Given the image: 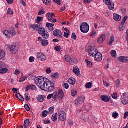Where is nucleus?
Segmentation results:
<instances>
[{"instance_id":"1","label":"nucleus","mask_w":128,"mask_h":128,"mask_svg":"<svg viewBox=\"0 0 128 128\" xmlns=\"http://www.w3.org/2000/svg\"><path fill=\"white\" fill-rule=\"evenodd\" d=\"M46 80H48V79H44V77L39 76L36 78L35 80H34V82L38 88H41L42 90H44L46 87Z\"/></svg>"},{"instance_id":"2","label":"nucleus","mask_w":128,"mask_h":128,"mask_svg":"<svg viewBox=\"0 0 128 128\" xmlns=\"http://www.w3.org/2000/svg\"><path fill=\"white\" fill-rule=\"evenodd\" d=\"M54 84L50 82L49 80H46V87H45L44 91L50 92H54Z\"/></svg>"},{"instance_id":"3","label":"nucleus","mask_w":128,"mask_h":128,"mask_svg":"<svg viewBox=\"0 0 128 128\" xmlns=\"http://www.w3.org/2000/svg\"><path fill=\"white\" fill-rule=\"evenodd\" d=\"M84 100H86L84 96H80L74 101V104H75L76 106H80L82 104V102H84Z\"/></svg>"},{"instance_id":"4","label":"nucleus","mask_w":128,"mask_h":128,"mask_svg":"<svg viewBox=\"0 0 128 128\" xmlns=\"http://www.w3.org/2000/svg\"><path fill=\"white\" fill-rule=\"evenodd\" d=\"M80 28L82 32L86 34L90 30V26L88 24V23L84 22L81 24Z\"/></svg>"},{"instance_id":"5","label":"nucleus","mask_w":128,"mask_h":128,"mask_svg":"<svg viewBox=\"0 0 128 128\" xmlns=\"http://www.w3.org/2000/svg\"><path fill=\"white\" fill-rule=\"evenodd\" d=\"M58 92H54L52 94H50L48 96V100H50V98H54L52 100V102L54 104L58 102Z\"/></svg>"},{"instance_id":"6","label":"nucleus","mask_w":128,"mask_h":128,"mask_svg":"<svg viewBox=\"0 0 128 128\" xmlns=\"http://www.w3.org/2000/svg\"><path fill=\"white\" fill-rule=\"evenodd\" d=\"M104 2L107 6H108L109 10H112L114 8V4L112 2V0H103Z\"/></svg>"},{"instance_id":"7","label":"nucleus","mask_w":128,"mask_h":128,"mask_svg":"<svg viewBox=\"0 0 128 128\" xmlns=\"http://www.w3.org/2000/svg\"><path fill=\"white\" fill-rule=\"evenodd\" d=\"M121 101L123 104H128V93H124L121 96Z\"/></svg>"},{"instance_id":"8","label":"nucleus","mask_w":128,"mask_h":128,"mask_svg":"<svg viewBox=\"0 0 128 128\" xmlns=\"http://www.w3.org/2000/svg\"><path fill=\"white\" fill-rule=\"evenodd\" d=\"M58 116H59V118L62 122H64L66 120V113L64 111H61L58 112Z\"/></svg>"},{"instance_id":"9","label":"nucleus","mask_w":128,"mask_h":128,"mask_svg":"<svg viewBox=\"0 0 128 128\" xmlns=\"http://www.w3.org/2000/svg\"><path fill=\"white\" fill-rule=\"evenodd\" d=\"M53 34L54 36H57L58 38H62V32L60 30H56L53 32Z\"/></svg>"},{"instance_id":"10","label":"nucleus","mask_w":128,"mask_h":128,"mask_svg":"<svg viewBox=\"0 0 128 128\" xmlns=\"http://www.w3.org/2000/svg\"><path fill=\"white\" fill-rule=\"evenodd\" d=\"M37 58L38 60H42V62H44L46 60V57L44 56V54H42V52H39L37 54Z\"/></svg>"},{"instance_id":"11","label":"nucleus","mask_w":128,"mask_h":128,"mask_svg":"<svg viewBox=\"0 0 128 128\" xmlns=\"http://www.w3.org/2000/svg\"><path fill=\"white\" fill-rule=\"evenodd\" d=\"M30 26L32 28H33L34 32H38V28H40V26H42V23H38L37 24H32Z\"/></svg>"},{"instance_id":"12","label":"nucleus","mask_w":128,"mask_h":128,"mask_svg":"<svg viewBox=\"0 0 128 128\" xmlns=\"http://www.w3.org/2000/svg\"><path fill=\"white\" fill-rule=\"evenodd\" d=\"M58 96L59 100H62L64 96V93L62 90H60L58 92Z\"/></svg>"},{"instance_id":"13","label":"nucleus","mask_w":128,"mask_h":128,"mask_svg":"<svg viewBox=\"0 0 128 128\" xmlns=\"http://www.w3.org/2000/svg\"><path fill=\"white\" fill-rule=\"evenodd\" d=\"M18 47H16L15 45H12L10 47V52H12V54H16V52H18Z\"/></svg>"},{"instance_id":"14","label":"nucleus","mask_w":128,"mask_h":128,"mask_svg":"<svg viewBox=\"0 0 128 128\" xmlns=\"http://www.w3.org/2000/svg\"><path fill=\"white\" fill-rule=\"evenodd\" d=\"M94 56L95 60H97L98 62H102V55L100 52H97Z\"/></svg>"},{"instance_id":"15","label":"nucleus","mask_w":128,"mask_h":128,"mask_svg":"<svg viewBox=\"0 0 128 128\" xmlns=\"http://www.w3.org/2000/svg\"><path fill=\"white\" fill-rule=\"evenodd\" d=\"M42 36L44 38H45L46 40H48V38H50V34H48V32L44 28L43 31L42 33Z\"/></svg>"},{"instance_id":"16","label":"nucleus","mask_w":128,"mask_h":128,"mask_svg":"<svg viewBox=\"0 0 128 128\" xmlns=\"http://www.w3.org/2000/svg\"><path fill=\"white\" fill-rule=\"evenodd\" d=\"M98 52V50L94 49V48H91L90 50H89V54L90 56H94L96 53Z\"/></svg>"},{"instance_id":"17","label":"nucleus","mask_w":128,"mask_h":128,"mask_svg":"<svg viewBox=\"0 0 128 128\" xmlns=\"http://www.w3.org/2000/svg\"><path fill=\"white\" fill-rule=\"evenodd\" d=\"M73 71L76 76H79V78H80V69L78 67H74L73 68Z\"/></svg>"},{"instance_id":"18","label":"nucleus","mask_w":128,"mask_h":128,"mask_svg":"<svg viewBox=\"0 0 128 128\" xmlns=\"http://www.w3.org/2000/svg\"><path fill=\"white\" fill-rule=\"evenodd\" d=\"M106 40V35L103 34L99 38L98 40V44H102Z\"/></svg>"},{"instance_id":"19","label":"nucleus","mask_w":128,"mask_h":128,"mask_svg":"<svg viewBox=\"0 0 128 128\" xmlns=\"http://www.w3.org/2000/svg\"><path fill=\"white\" fill-rule=\"evenodd\" d=\"M113 18L116 22H120L122 16L116 14H114Z\"/></svg>"},{"instance_id":"20","label":"nucleus","mask_w":128,"mask_h":128,"mask_svg":"<svg viewBox=\"0 0 128 128\" xmlns=\"http://www.w3.org/2000/svg\"><path fill=\"white\" fill-rule=\"evenodd\" d=\"M78 62V59L74 58H72L70 59V61L69 62L70 64H76Z\"/></svg>"},{"instance_id":"21","label":"nucleus","mask_w":128,"mask_h":128,"mask_svg":"<svg viewBox=\"0 0 128 128\" xmlns=\"http://www.w3.org/2000/svg\"><path fill=\"white\" fill-rule=\"evenodd\" d=\"M76 79L74 78H70L68 80V82L70 84H72V86H74L76 84Z\"/></svg>"},{"instance_id":"22","label":"nucleus","mask_w":128,"mask_h":128,"mask_svg":"<svg viewBox=\"0 0 128 128\" xmlns=\"http://www.w3.org/2000/svg\"><path fill=\"white\" fill-rule=\"evenodd\" d=\"M100 98L103 102H108L110 100V98H108V96H101Z\"/></svg>"},{"instance_id":"23","label":"nucleus","mask_w":128,"mask_h":128,"mask_svg":"<svg viewBox=\"0 0 128 128\" xmlns=\"http://www.w3.org/2000/svg\"><path fill=\"white\" fill-rule=\"evenodd\" d=\"M15 96L16 98H17L20 100H21L22 102H24V97H22V94H20L18 93Z\"/></svg>"},{"instance_id":"24","label":"nucleus","mask_w":128,"mask_h":128,"mask_svg":"<svg viewBox=\"0 0 128 128\" xmlns=\"http://www.w3.org/2000/svg\"><path fill=\"white\" fill-rule=\"evenodd\" d=\"M52 120L54 122H58V113H55L52 116Z\"/></svg>"},{"instance_id":"25","label":"nucleus","mask_w":128,"mask_h":128,"mask_svg":"<svg viewBox=\"0 0 128 128\" xmlns=\"http://www.w3.org/2000/svg\"><path fill=\"white\" fill-rule=\"evenodd\" d=\"M30 119L26 120L24 122V128H28V126H30Z\"/></svg>"},{"instance_id":"26","label":"nucleus","mask_w":128,"mask_h":128,"mask_svg":"<svg viewBox=\"0 0 128 128\" xmlns=\"http://www.w3.org/2000/svg\"><path fill=\"white\" fill-rule=\"evenodd\" d=\"M8 72V70L7 68H2L0 69V74H6Z\"/></svg>"},{"instance_id":"27","label":"nucleus","mask_w":128,"mask_h":128,"mask_svg":"<svg viewBox=\"0 0 128 128\" xmlns=\"http://www.w3.org/2000/svg\"><path fill=\"white\" fill-rule=\"evenodd\" d=\"M6 56V52L2 50H0V60L4 58Z\"/></svg>"},{"instance_id":"28","label":"nucleus","mask_w":128,"mask_h":128,"mask_svg":"<svg viewBox=\"0 0 128 128\" xmlns=\"http://www.w3.org/2000/svg\"><path fill=\"white\" fill-rule=\"evenodd\" d=\"M41 44L42 46H48V40H42Z\"/></svg>"},{"instance_id":"29","label":"nucleus","mask_w":128,"mask_h":128,"mask_svg":"<svg viewBox=\"0 0 128 128\" xmlns=\"http://www.w3.org/2000/svg\"><path fill=\"white\" fill-rule=\"evenodd\" d=\"M38 100L40 102H42L44 100V96L42 95H39L38 98Z\"/></svg>"},{"instance_id":"30","label":"nucleus","mask_w":128,"mask_h":128,"mask_svg":"<svg viewBox=\"0 0 128 128\" xmlns=\"http://www.w3.org/2000/svg\"><path fill=\"white\" fill-rule=\"evenodd\" d=\"M54 107L52 106L49 108L48 111V112L49 114H52L54 113Z\"/></svg>"},{"instance_id":"31","label":"nucleus","mask_w":128,"mask_h":128,"mask_svg":"<svg viewBox=\"0 0 128 128\" xmlns=\"http://www.w3.org/2000/svg\"><path fill=\"white\" fill-rule=\"evenodd\" d=\"M44 20V18L43 17H40L38 16L37 18V20L36 21V24H40V22H42Z\"/></svg>"},{"instance_id":"32","label":"nucleus","mask_w":128,"mask_h":128,"mask_svg":"<svg viewBox=\"0 0 128 128\" xmlns=\"http://www.w3.org/2000/svg\"><path fill=\"white\" fill-rule=\"evenodd\" d=\"M114 42V36H112L110 38V40L107 42L108 44H112V42Z\"/></svg>"},{"instance_id":"33","label":"nucleus","mask_w":128,"mask_h":128,"mask_svg":"<svg viewBox=\"0 0 128 128\" xmlns=\"http://www.w3.org/2000/svg\"><path fill=\"white\" fill-rule=\"evenodd\" d=\"M48 112L47 110H44L42 112V118H46L48 116Z\"/></svg>"},{"instance_id":"34","label":"nucleus","mask_w":128,"mask_h":128,"mask_svg":"<svg viewBox=\"0 0 128 128\" xmlns=\"http://www.w3.org/2000/svg\"><path fill=\"white\" fill-rule=\"evenodd\" d=\"M71 58H70V56H68V55H66V56H64V60L65 62H70Z\"/></svg>"},{"instance_id":"35","label":"nucleus","mask_w":128,"mask_h":128,"mask_svg":"<svg viewBox=\"0 0 128 128\" xmlns=\"http://www.w3.org/2000/svg\"><path fill=\"white\" fill-rule=\"evenodd\" d=\"M71 58H70V56H68V55H66V56H64V60L65 62H70Z\"/></svg>"},{"instance_id":"36","label":"nucleus","mask_w":128,"mask_h":128,"mask_svg":"<svg viewBox=\"0 0 128 128\" xmlns=\"http://www.w3.org/2000/svg\"><path fill=\"white\" fill-rule=\"evenodd\" d=\"M71 93L72 96H76V94H78V91H76V89H72L71 90Z\"/></svg>"},{"instance_id":"37","label":"nucleus","mask_w":128,"mask_h":128,"mask_svg":"<svg viewBox=\"0 0 128 128\" xmlns=\"http://www.w3.org/2000/svg\"><path fill=\"white\" fill-rule=\"evenodd\" d=\"M111 56L112 58H116V52L114 50L111 51Z\"/></svg>"},{"instance_id":"38","label":"nucleus","mask_w":128,"mask_h":128,"mask_svg":"<svg viewBox=\"0 0 128 128\" xmlns=\"http://www.w3.org/2000/svg\"><path fill=\"white\" fill-rule=\"evenodd\" d=\"M44 4L46 6H50V0H42Z\"/></svg>"},{"instance_id":"39","label":"nucleus","mask_w":128,"mask_h":128,"mask_svg":"<svg viewBox=\"0 0 128 128\" xmlns=\"http://www.w3.org/2000/svg\"><path fill=\"white\" fill-rule=\"evenodd\" d=\"M4 34H5V36H6L7 38H10V32H8V30H6L4 31Z\"/></svg>"},{"instance_id":"40","label":"nucleus","mask_w":128,"mask_h":128,"mask_svg":"<svg viewBox=\"0 0 128 128\" xmlns=\"http://www.w3.org/2000/svg\"><path fill=\"white\" fill-rule=\"evenodd\" d=\"M128 17L126 16L124 17L121 23L122 26H124V24H126V20H128Z\"/></svg>"},{"instance_id":"41","label":"nucleus","mask_w":128,"mask_h":128,"mask_svg":"<svg viewBox=\"0 0 128 128\" xmlns=\"http://www.w3.org/2000/svg\"><path fill=\"white\" fill-rule=\"evenodd\" d=\"M86 62L87 66L89 68H90V66H92V62H90V61H89L88 60L86 59Z\"/></svg>"},{"instance_id":"42","label":"nucleus","mask_w":128,"mask_h":128,"mask_svg":"<svg viewBox=\"0 0 128 128\" xmlns=\"http://www.w3.org/2000/svg\"><path fill=\"white\" fill-rule=\"evenodd\" d=\"M51 78H58V73H54L53 75H52Z\"/></svg>"},{"instance_id":"43","label":"nucleus","mask_w":128,"mask_h":128,"mask_svg":"<svg viewBox=\"0 0 128 128\" xmlns=\"http://www.w3.org/2000/svg\"><path fill=\"white\" fill-rule=\"evenodd\" d=\"M25 98L27 102H30V96L28 94H25Z\"/></svg>"},{"instance_id":"44","label":"nucleus","mask_w":128,"mask_h":128,"mask_svg":"<svg viewBox=\"0 0 128 128\" xmlns=\"http://www.w3.org/2000/svg\"><path fill=\"white\" fill-rule=\"evenodd\" d=\"M116 88H120V80H117L116 82Z\"/></svg>"},{"instance_id":"45","label":"nucleus","mask_w":128,"mask_h":128,"mask_svg":"<svg viewBox=\"0 0 128 128\" xmlns=\"http://www.w3.org/2000/svg\"><path fill=\"white\" fill-rule=\"evenodd\" d=\"M48 20L50 22H53L54 24H56V20L54 19L53 18H50V17L49 16Z\"/></svg>"},{"instance_id":"46","label":"nucleus","mask_w":128,"mask_h":128,"mask_svg":"<svg viewBox=\"0 0 128 128\" xmlns=\"http://www.w3.org/2000/svg\"><path fill=\"white\" fill-rule=\"evenodd\" d=\"M16 34V32L15 30H12L10 31V36H14Z\"/></svg>"},{"instance_id":"47","label":"nucleus","mask_w":128,"mask_h":128,"mask_svg":"<svg viewBox=\"0 0 128 128\" xmlns=\"http://www.w3.org/2000/svg\"><path fill=\"white\" fill-rule=\"evenodd\" d=\"M86 88H92V82H88V84H86Z\"/></svg>"},{"instance_id":"48","label":"nucleus","mask_w":128,"mask_h":128,"mask_svg":"<svg viewBox=\"0 0 128 128\" xmlns=\"http://www.w3.org/2000/svg\"><path fill=\"white\" fill-rule=\"evenodd\" d=\"M54 50H56V51L60 52V50H62V47H60V46H56L54 48Z\"/></svg>"},{"instance_id":"49","label":"nucleus","mask_w":128,"mask_h":128,"mask_svg":"<svg viewBox=\"0 0 128 128\" xmlns=\"http://www.w3.org/2000/svg\"><path fill=\"white\" fill-rule=\"evenodd\" d=\"M46 26L48 28H54V24L47 23Z\"/></svg>"},{"instance_id":"50","label":"nucleus","mask_w":128,"mask_h":128,"mask_svg":"<svg viewBox=\"0 0 128 128\" xmlns=\"http://www.w3.org/2000/svg\"><path fill=\"white\" fill-rule=\"evenodd\" d=\"M26 78H27L26 76H22V77L20 78V80H19V82H24Z\"/></svg>"},{"instance_id":"51","label":"nucleus","mask_w":128,"mask_h":128,"mask_svg":"<svg viewBox=\"0 0 128 128\" xmlns=\"http://www.w3.org/2000/svg\"><path fill=\"white\" fill-rule=\"evenodd\" d=\"M46 14V12L44 9L38 12V16H42V14Z\"/></svg>"},{"instance_id":"52","label":"nucleus","mask_w":128,"mask_h":128,"mask_svg":"<svg viewBox=\"0 0 128 128\" xmlns=\"http://www.w3.org/2000/svg\"><path fill=\"white\" fill-rule=\"evenodd\" d=\"M96 32H92L90 33V36L91 37L94 38V36H96Z\"/></svg>"},{"instance_id":"53","label":"nucleus","mask_w":128,"mask_h":128,"mask_svg":"<svg viewBox=\"0 0 128 128\" xmlns=\"http://www.w3.org/2000/svg\"><path fill=\"white\" fill-rule=\"evenodd\" d=\"M24 108L27 112H30V106H28V104H26L24 106Z\"/></svg>"},{"instance_id":"54","label":"nucleus","mask_w":128,"mask_h":128,"mask_svg":"<svg viewBox=\"0 0 128 128\" xmlns=\"http://www.w3.org/2000/svg\"><path fill=\"white\" fill-rule=\"evenodd\" d=\"M124 25H120L119 28V30L120 32H124V26H123Z\"/></svg>"},{"instance_id":"55","label":"nucleus","mask_w":128,"mask_h":128,"mask_svg":"<svg viewBox=\"0 0 128 128\" xmlns=\"http://www.w3.org/2000/svg\"><path fill=\"white\" fill-rule=\"evenodd\" d=\"M54 4H57L58 6H60L61 2L60 0H54Z\"/></svg>"},{"instance_id":"56","label":"nucleus","mask_w":128,"mask_h":128,"mask_svg":"<svg viewBox=\"0 0 128 128\" xmlns=\"http://www.w3.org/2000/svg\"><path fill=\"white\" fill-rule=\"evenodd\" d=\"M42 28H44L42 27H40L38 29V30H37V32H38L39 34H42Z\"/></svg>"},{"instance_id":"57","label":"nucleus","mask_w":128,"mask_h":128,"mask_svg":"<svg viewBox=\"0 0 128 128\" xmlns=\"http://www.w3.org/2000/svg\"><path fill=\"white\" fill-rule=\"evenodd\" d=\"M118 116V114L117 112H113L112 114V118H116Z\"/></svg>"},{"instance_id":"58","label":"nucleus","mask_w":128,"mask_h":128,"mask_svg":"<svg viewBox=\"0 0 128 128\" xmlns=\"http://www.w3.org/2000/svg\"><path fill=\"white\" fill-rule=\"evenodd\" d=\"M8 14H14V12H12V10L10 8H9L8 9Z\"/></svg>"},{"instance_id":"59","label":"nucleus","mask_w":128,"mask_h":128,"mask_svg":"<svg viewBox=\"0 0 128 128\" xmlns=\"http://www.w3.org/2000/svg\"><path fill=\"white\" fill-rule=\"evenodd\" d=\"M112 98H114V100H116V98H118V94H116V93H114V94L112 95Z\"/></svg>"},{"instance_id":"60","label":"nucleus","mask_w":128,"mask_h":128,"mask_svg":"<svg viewBox=\"0 0 128 128\" xmlns=\"http://www.w3.org/2000/svg\"><path fill=\"white\" fill-rule=\"evenodd\" d=\"M29 62H34V56L30 57L29 58Z\"/></svg>"},{"instance_id":"61","label":"nucleus","mask_w":128,"mask_h":128,"mask_svg":"<svg viewBox=\"0 0 128 128\" xmlns=\"http://www.w3.org/2000/svg\"><path fill=\"white\" fill-rule=\"evenodd\" d=\"M72 38L74 40H76V33H73L72 36Z\"/></svg>"},{"instance_id":"62","label":"nucleus","mask_w":128,"mask_h":128,"mask_svg":"<svg viewBox=\"0 0 128 128\" xmlns=\"http://www.w3.org/2000/svg\"><path fill=\"white\" fill-rule=\"evenodd\" d=\"M46 72L48 74H51L52 72V70H50V68H48L46 70Z\"/></svg>"},{"instance_id":"63","label":"nucleus","mask_w":128,"mask_h":128,"mask_svg":"<svg viewBox=\"0 0 128 128\" xmlns=\"http://www.w3.org/2000/svg\"><path fill=\"white\" fill-rule=\"evenodd\" d=\"M68 36H70V33H66V32H64V38H68Z\"/></svg>"},{"instance_id":"64","label":"nucleus","mask_w":128,"mask_h":128,"mask_svg":"<svg viewBox=\"0 0 128 128\" xmlns=\"http://www.w3.org/2000/svg\"><path fill=\"white\" fill-rule=\"evenodd\" d=\"M44 124H50V120H47L44 121Z\"/></svg>"}]
</instances>
